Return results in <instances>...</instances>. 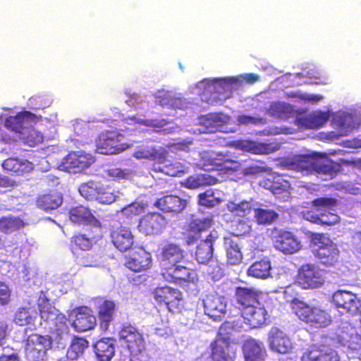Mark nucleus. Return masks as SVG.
<instances>
[{"mask_svg":"<svg viewBox=\"0 0 361 361\" xmlns=\"http://www.w3.org/2000/svg\"><path fill=\"white\" fill-rule=\"evenodd\" d=\"M259 79L255 73H245L236 77L204 79L199 82L191 93L198 94L202 101L211 104H221L231 97L233 90L242 82L254 84Z\"/></svg>","mask_w":361,"mask_h":361,"instance_id":"1","label":"nucleus"},{"mask_svg":"<svg viewBox=\"0 0 361 361\" xmlns=\"http://www.w3.org/2000/svg\"><path fill=\"white\" fill-rule=\"evenodd\" d=\"M283 164L287 169L302 175L317 174L324 180L331 179L339 169L338 164L316 153L288 157L283 161Z\"/></svg>","mask_w":361,"mask_h":361,"instance_id":"2","label":"nucleus"},{"mask_svg":"<svg viewBox=\"0 0 361 361\" xmlns=\"http://www.w3.org/2000/svg\"><path fill=\"white\" fill-rule=\"evenodd\" d=\"M212 225L213 219L208 216L192 219L188 226L190 233L188 244L192 243L194 240L200 239L195 252L196 259L200 264H206L212 259L213 245L219 238L217 231H209Z\"/></svg>","mask_w":361,"mask_h":361,"instance_id":"3","label":"nucleus"},{"mask_svg":"<svg viewBox=\"0 0 361 361\" xmlns=\"http://www.w3.org/2000/svg\"><path fill=\"white\" fill-rule=\"evenodd\" d=\"M168 152L159 147L156 149L152 145L141 144L135 146L133 149V156L137 159H152L157 161L162 166H154V170L160 171L170 176H181L188 172L189 166L179 161L169 163L166 159Z\"/></svg>","mask_w":361,"mask_h":361,"instance_id":"4","label":"nucleus"},{"mask_svg":"<svg viewBox=\"0 0 361 361\" xmlns=\"http://www.w3.org/2000/svg\"><path fill=\"white\" fill-rule=\"evenodd\" d=\"M337 202L331 197H319L312 202V209L302 212L303 218L315 224L333 225L339 221L335 214Z\"/></svg>","mask_w":361,"mask_h":361,"instance_id":"5","label":"nucleus"},{"mask_svg":"<svg viewBox=\"0 0 361 361\" xmlns=\"http://www.w3.org/2000/svg\"><path fill=\"white\" fill-rule=\"evenodd\" d=\"M291 307L295 314L302 322L315 328H323L331 323L329 312L319 307H312L305 302L294 299Z\"/></svg>","mask_w":361,"mask_h":361,"instance_id":"6","label":"nucleus"},{"mask_svg":"<svg viewBox=\"0 0 361 361\" xmlns=\"http://www.w3.org/2000/svg\"><path fill=\"white\" fill-rule=\"evenodd\" d=\"M119 339L129 351L130 361H149L144 338L135 327L123 325L119 331Z\"/></svg>","mask_w":361,"mask_h":361,"instance_id":"7","label":"nucleus"},{"mask_svg":"<svg viewBox=\"0 0 361 361\" xmlns=\"http://www.w3.org/2000/svg\"><path fill=\"white\" fill-rule=\"evenodd\" d=\"M201 162L197 166L205 171H219L231 173L240 168V164L232 160L223 153L203 152L200 154Z\"/></svg>","mask_w":361,"mask_h":361,"instance_id":"8","label":"nucleus"},{"mask_svg":"<svg viewBox=\"0 0 361 361\" xmlns=\"http://www.w3.org/2000/svg\"><path fill=\"white\" fill-rule=\"evenodd\" d=\"M38 307L41 319L45 322H53L56 326V331L59 336V339L64 344L68 337V327L66 324V319L63 315L59 314V311L51 306L46 299L44 295L42 294L38 299Z\"/></svg>","mask_w":361,"mask_h":361,"instance_id":"9","label":"nucleus"},{"mask_svg":"<svg viewBox=\"0 0 361 361\" xmlns=\"http://www.w3.org/2000/svg\"><path fill=\"white\" fill-rule=\"evenodd\" d=\"M230 120L231 118L228 115L222 113L209 114L199 118L198 123L189 131H192L194 134L214 133L216 131L234 132V129L226 126Z\"/></svg>","mask_w":361,"mask_h":361,"instance_id":"10","label":"nucleus"},{"mask_svg":"<svg viewBox=\"0 0 361 361\" xmlns=\"http://www.w3.org/2000/svg\"><path fill=\"white\" fill-rule=\"evenodd\" d=\"M314 245V252L321 263L326 266H334L339 257V250L336 245L324 234H315L312 238Z\"/></svg>","mask_w":361,"mask_h":361,"instance_id":"11","label":"nucleus"},{"mask_svg":"<svg viewBox=\"0 0 361 361\" xmlns=\"http://www.w3.org/2000/svg\"><path fill=\"white\" fill-rule=\"evenodd\" d=\"M324 281L325 271L315 264H305L298 270L297 283L304 289L319 288Z\"/></svg>","mask_w":361,"mask_h":361,"instance_id":"12","label":"nucleus"},{"mask_svg":"<svg viewBox=\"0 0 361 361\" xmlns=\"http://www.w3.org/2000/svg\"><path fill=\"white\" fill-rule=\"evenodd\" d=\"M154 97L155 104L164 109L185 110L190 104V102L180 93L173 90H159L154 93Z\"/></svg>","mask_w":361,"mask_h":361,"instance_id":"13","label":"nucleus"},{"mask_svg":"<svg viewBox=\"0 0 361 361\" xmlns=\"http://www.w3.org/2000/svg\"><path fill=\"white\" fill-rule=\"evenodd\" d=\"M332 301L342 312L350 315L361 314V297L350 291L338 290L332 296Z\"/></svg>","mask_w":361,"mask_h":361,"instance_id":"14","label":"nucleus"},{"mask_svg":"<svg viewBox=\"0 0 361 361\" xmlns=\"http://www.w3.org/2000/svg\"><path fill=\"white\" fill-rule=\"evenodd\" d=\"M51 345V341L49 336L32 334L27 340L25 356L30 361L42 360Z\"/></svg>","mask_w":361,"mask_h":361,"instance_id":"15","label":"nucleus"},{"mask_svg":"<svg viewBox=\"0 0 361 361\" xmlns=\"http://www.w3.org/2000/svg\"><path fill=\"white\" fill-rule=\"evenodd\" d=\"M123 136L116 132L102 134L97 140V152L102 154H114L123 152L130 146L121 142Z\"/></svg>","mask_w":361,"mask_h":361,"instance_id":"16","label":"nucleus"},{"mask_svg":"<svg viewBox=\"0 0 361 361\" xmlns=\"http://www.w3.org/2000/svg\"><path fill=\"white\" fill-rule=\"evenodd\" d=\"M94 162L93 157L82 151L69 153L59 165V169L69 173H79Z\"/></svg>","mask_w":361,"mask_h":361,"instance_id":"17","label":"nucleus"},{"mask_svg":"<svg viewBox=\"0 0 361 361\" xmlns=\"http://www.w3.org/2000/svg\"><path fill=\"white\" fill-rule=\"evenodd\" d=\"M267 344L269 350L276 354H288L293 349V343L289 336L277 327H272L269 331Z\"/></svg>","mask_w":361,"mask_h":361,"instance_id":"18","label":"nucleus"},{"mask_svg":"<svg viewBox=\"0 0 361 361\" xmlns=\"http://www.w3.org/2000/svg\"><path fill=\"white\" fill-rule=\"evenodd\" d=\"M37 116L29 112L23 111L16 116H11L6 118L4 127L10 131L9 134L13 137V141L18 140V137L24 131L23 128H28V126L36 123Z\"/></svg>","mask_w":361,"mask_h":361,"instance_id":"19","label":"nucleus"},{"mask_svg":"<svg viewBox=\"0 0 361 361\" xmlns=\"http://www.w3.org/2000/svg\"><path fill=\"white\" fill-rule=\"evenodd\" d=\"M68 319L75 331L83 332L92 329L96 324V318L87 307H80L71 310Z\"/></svg>","mask_w":361,"mask_h":361,"instance_id":"20","label":"nucleus"},{"mask_svg":"<svg viewBox=\"0 0 361 361\" xmlns=\"http://www.w3.org/2000/svg\"><path fill=\"white\" fill-rule=\"evenodd\" d=\"M156 301L164 303L168 310L172 312H179L181 306V293L169 286L157 288L154 291Z\"/></svg>","mask_w":361,"mask_h":361,"instance_id":"21","label":"nucleus"},{"mask_svg":"<svg viewBox=\"0 0 361 361\" xmlns=\"http://www.w3.org/2000/svg\"><path fill=\"white\" fill-rule=\"evenodd\" d=\"M212 361H235V350L228 337L219 335L211 344Z\"/></svg>","mask_w":361,"mask_h":361,"instance_id":"22","label":"nucleus"},{"mask_svg":"<svg viewBox=\"0 0 361 361\" xmlns=\"http://www.w3.org/2000/svg\"><path fill=\"white\" fill-rule=\"evenodd\" d=\"M227 299L215 293L207 295L203 298L204 313L214 319H221L227 310Z\"/></svg>","mask_w":361,"mask_h":361,"instance_id":"23","label":"nucleus"},{"mask_svg":"<svg viewBox=\"0 0 361 361\" xmlns=\"http://www.w3.org/2000/svg\"><path fill=\"white\" fill-rule=\"evenodd\" d=\"M301 361H340V357L330 347L313 345L303 353Z\"/></svg>","mask_w":361,"mask_h":361,"instance_id":"24","label":"nucleus"},{"mask_svg":"<svg viewBox=\"0 0 361 361\" xmlns=\"http://www.w3.org/2000/svg\"><path fill=\"white\" fill-rule=\"evenodd\" d=\"M242 350L245 361H265L267 357L264 343L255 338L245 340Z\"/></svg>","mask_w":361,"mask_h":361,"instance_id":"25","label":"nucleus"},{"mask_svg":"<svg viewBox=\"0 0 361 361\" xmlns=\"http://www.w3.org/2000/svg\"><path fill=\"white\" fill-rule=\"evenodd\" d=\"M337 339L341 345L352 350H357L361 348V336L350 323L343 324L337 334Z\"/></svg>","mask_w":361,"mask_h":361,"instance_id":"26","label":"nucleus"},{"mask_svg":"<svg viewBox=\"0 0 361 361\" xmlns=\"http://www.w3.org/2000/svg\"><path fill=\"white\" fill-rule=\"evenodd\" d=\"M165 218L159 213H149L140 221L138 229L146 235H154L160 233L166 225Z\"/></svg>","mask_w":361,"mask_h":361,"instance_id":"27","label":"nucleus"},{"mask_svg":"<svg viewBox=\"0 0 361 361\" xmlns=\"http://www.w3.org/2000/svg\"><path fill=\"white\" fill-rule=\"evenodd\" d=\"M242 318L250 328H257L264 324L267 319V312L264 307L258 302L252 307L242 310Z\"/></svg>","mask_w":361,"mask_h":361,"instance_id":"28","label":"nucleus"},{"mask_svg":"<svg viewBox=\"0 0 361 361\" xmlns=\"http://www.w3.org/2000/svg\"><path fill=\"white\" fill-rule=\"evenodd\" d=\"M162 276L165 280L176 283L194 281L196 279V274L194 271L177 264L163 270Z\"/></svg>","mask_w":361,"mask_h":361,"instance_id":"29","label":"nucleus"},{"mask_svg":"<svg viewBox=\"0 0 361 361\" xmlns=\"http://www.w3.org/2000/svg\"><path fill=\"white\" fill-rule=\"evenodd\" d=\"M184 258V252L179 245L169 243L161 248L160 260L163 270L176 265Z\"/></svg>","mask_w":361,"mask_h":361,"instance_id":"30","label":"nucleus"},{"mask_svg":"<svg viewBox=\"0 0 361 361\" xmlns=\"http://www.w3.org/2000/svg\"><path fill=\"white\" fill-rule=\"evenodd\" d=\"M274 247L285 253L293 254L301 248L299 240L290 232H281L274 241Z\"/></svg>","mask_w":361,"mask_h":361,"instance_id":"31","label":"nucleus"},{"mask_svg":"<svg viewBox=\"0 0 361 361\" xmlns=\"http://www.w3.org/2000/svg\"><path fill=\"white\" fill-rule=\"evenodd\" d=\"M187 205V200L176 195H165L158 199L154 206L166 212H181Z\"/></svg>","mask_w":361,"mask_h":361,"instance_id":"32","label":"nucleus"},{"mask_svg":"<svg viewBox=\"0 0 361 361\" xmlns=\"http://www.w3.org/2000/svg\"><path fill=\"white\" fill-rule=\"evenodd\" d=\"M270 176L272 178V181H271V178H268V183H265V186L277 198L281 199L283 201L287 200L290 195V183L280 176H275L274 174H270Z\"/></svg>","mask_w":361,"mask_h":361,"instance_id":"33","label":"nucleus"},{"mask_svg":"<svg viewBox=\"0 0 361 361\" xmlns=\"http://www.w3.org/2000/svg\"><path fill=\"white\" fill-rule=\"evenodd\" d=\"M70 220L78 224H90L94 227H99V222L94 216L87 207L80 205L72 208L69 212Z\"/></svg>","mask_w":361,"mask_h":361,"instance_id":"34","label":"nucleus"},{"mask_svg":"<svg viewBox=\"0 0 361 361\" xmlns=\"http://www.w3.org/2000/svg\"><path fill=\"white\" fill-rule=\"evenodd\" d=\"M238 240L239 239L236 236H226L224 238V249L227 262L231 265L240 264L243 259Z\"/></svg>","mask_w":361,"mask_h":361,"instance_id":"35","label":"nucleus"},{"mask_svg":"<svg viewBox=\"0 0 361 361\" xmlns=\"http://www.w3.org/2000/svg\"><path fill=\"white\" fill-rule=\"evenodd\" d=\"M151 262V255L143 250H140L127 259L126 265L129 269L138 272L149 269Z\"/></svg>","mask_w":361,"mask_h":361,"instance_id":"36","label":"nucleus"},{"mask_svg":"<svg viewBox=\"0 0 361 361\" xmlns=\"http://www.w3.org/2000/svg\"><path fill=\"white\" fill-rule=\"evenodd\" d=\"M112 243L121 251H126L133 244V236L131 231L126 228L121 227L111 233Z\"/></svg>","mask_w":361,"mask_h":361,"instance_id":"37","label":"nucleus"},{"mask_svg":"<svg viewBox=\"0 0 361 361\" xmlns=\"http://www.w3.org/2000/svg\"><path fill=\"white\" fill-rule=\"evenodd\" d=\"M258 296L257 292L253 288L239 287L235 290L236 300L241 305L242 310L259 302Z\"/></svg>","mask_w":361,"mask_h":361,"instance_id":"38","label":"nucleus"},{"mask_svg":"<svg viewBox=\"0 0 361 361\" xmlns=\"http://www.w3.org/2000/svg\"><path fill=\"white\" fill-rule=\"evenodd\" d=\"M271 269L269 259L264 258L252 264L247 269V274L256 279H266L271 276Z\"/></svg>","mask_w":361,"mask_h":361,"instance_id":"39","label":"nucleus"},{"mask_svg":"<svg viewBox=\"0 0 361 361\" xmlns=\"http://www.w3.org/2000/svg\"><path fill=\"white\" fill-rule=\"evenodd\" d=\"M219 180L213 175L197 174L188 177L182 185L188 189H197L201 187L216 184Z\"/></svg>","mask_w":361,"mask_h":361,"instance_id":"40","label":"nucleus"},{"mask_svg":"<svg viewBox=\"0 0 361 361\" xmlns=\"http://www.w3.org/2000/svg\"><path fill=\"white\" fill-rule=\"evenodd\" d=\"M2 167L8 171L21 175L30 172L33 169V164L26 159L10 158L3 162Z\"/></svg>","mask_w":361,"mask_h":361,"instance_id":"41","label":"nucleus"},{"mask_svg":"<svg viewBox=\"0 0 361 361\" xmlns=\"http://www.w3.org/2000/svg\"><path fill=\"white\" fill-rule=\"evenodd\" d=\"M94 350L99 361H110L115 353V344L111 339L102 338L95 343Z\"/></svg>","mask_w":361,"mask_h":361,"instance_id":"42","label":"nucleus"},{"mask_svg":"<svg viewBox=\"0 0 361 361\" xmlns=\"http://www.w3.org/2000/svg\"><path fill=\"white\" fill-rule=\"evenodd\" d=\"M330 111H315L304 118V125L309 128H319L329 121Z\"/></svg>","mask_w":361,"mask_h":361,"instance_id":"43","label":"nucleus"},{"mask_svg":"<svg viewBox=\"0 0 361 361\" xmlns=\"http://www.w3.org/2000/svg\"><path fill=\"white\" fill-rule=\"evenodd\" d=\"M62 203V196L59 192L41 195L37 200V206L44 210L49 211L58 208Z\"/></svg>","mask_w":361,"mask_h":361,"instance_id":"44","label":"nucleus"},{"mask_svg":"<svg viewBox=\"0 0 361 361\" xmlns=\"http://www.w3.org/2000/svg\"><path fill=\"white\" fill-rule=\"evenodd\" d=\"M115 311V304L110 300H105L99 306V319L102 330L106 331L109 328Z\"/></svg>","mask_w":361,"mask_h":361,"instance_id":"45","label":"nucleus"},{"mask_svg":"<svg viewBox=\"0 0 361 361\" xmlns=\"http://www.w3.org/2000/svg\"><path fill=\"white\" fill-rule=\"evenodd\" d=\"M227 209L233 215L242 219L246 217L252 209L254 210L255 206L250 202L235 200L228 202Z\"/></svg>","mask_w":361,"mask_h":361,"instance_id":"46","label":"nucleus"},{"mask_svg":"<svg viewBox=\"0 0 361 361\" xmlns=\"http://www.w3.org/2000/svg\"><path fill=\"white\" fill-rule=\"evenodd\" d=\"M231 145L237 149L253 154H267L268 152L267 145L250 140H236L232 142Z\"/></svg>","mask_w":361,"mask_h":361,"instance_id":"47","label":"nucleus"},{"mask_svg":"<svg viewBox=\"0 0 361 361\" xmlns=\"http://www.w3.org/2000/svg\"><path fill=\"white\" fill-rule=\"evenodd\" d=\"M23 129L24 131L21 133L20 136L18 137V140H23L25 144L30 147H34L42 142L44 139L43 135L41 132L32 128V125Z\"/></svg>","mask_w":361,"mask_h":361,"instance_id":"48","label":"nucleus"},{"mask_svg":"<svg viewBox=\"0 0 361 361\" xmlns=\"http://www.w3.org/2000/svg\"><path fill=\"white\" fill-rule=\"evenodd\" d=\"M267 112L271 116L286 119L293 114V109L288 104L277 102L270 104Z\"/></svg>","mask_w":361,"mask_h":361,"instance_id":"49","label":"nucleus"},{"mask_svg":"<svg viewBox=\"0 0 361 361\" xmlns=\"http://www.w3.org/2000/svg\"><path fill=\"white\" fill-rule=\"evenodd\" d=\"M120 192L115 191L111 187L100 184L96 200L104 204H109L120 197Z\"/></svg>","mask_w":361,"mask_h":361,"instance_id":"50","label":"nucleus"},{"mask_svg":"<svg viewBox=\"0 0 361 361\" xmlns=\"http://www.w3.org/2000/svg\"><path fill=\"white\" fill-rule=\"evenodd\" d=\"M129 125H135L136 123L142 125L146 127L152 128H161L167 125L168 121L166 119H144L140 117L133 116L126 119Z\"/></svg>","mask_w":361,"mask_h":361,"instance_id":"51","label":"nucleus"},{"mask_svg":"<svg viewBox=\"0 0 361 361\" xmlns=\"http://www.w3.org/2000/svg\"><path fill=\"white\" fill-rule=\"evenodd\" d=\"M37 314V312L32 307L19 308L15 314L14 322L19 326H24L30 324Z\"/></svg>","mask_w":361,"mask_h":361,"instance_id":"52","label":"nucleus"},{"mask_svg":"<svg viewBox=\"0 0 361 361\" xmlns=\"http://www.w3.org/2000/svg\"><path fill=\"white\" fill-rule=\"evenodd\" d=\"M254 216L258 224H270L278 218V214L272 209L255 208Z\"/></svg>","mask_w":361,"mask_h":361,"instance_id":"53","label":"nucleus"},{"mask_svg":"<svg viewBox=\"0 0 361 361\" xmlns=\"http://www.w3.org/2000/svg\"><path fill=\"white\" fill-rule=\"evenodd\" d=\"M88 346V343L85 339L76 338L67 350V357L68 359L74 360L78 359Z\"/></svg>","mask_w":361,"mask_h":361,"instance_id":"54","label":"nucleus"},{"mask_svg":"<svg viewBox=\"0 0 361 361\" xmlns=\"http://www.w3.org/2000/svg\"><path fill=\"white\" fill-rule=\"evenodd\" d=\"M24 226L23 221L15 216H4L0 219V231L11 233Z\"/></svg>","mask_w":361,"mask_h":361,"instance_id":"55","label":"nucleus"},{"mask_svg":"<svg viewBox=\"0 0 361 361\" xmlns=\"http://www.w3.org/2000/svg\"><path fill=\"white\" fill-rule=\"evenodd\" d=\"M128 106H133L140 116L145 115L149 111V102L143 95L133 94L126 102Z\"/></svg>","mask_w":361,"mask_h":361,"instance_id":"56","label":"nucleus"},{"mask_svg":"<svg viewBox=\"0 0 361 361\" xmlns=\"http://www.w3.org/2000/svg\"><path fill=\"white\" fill-rule=\"evenodd\" d=\"M213 190L209 189L198 195L199 204L207 207H213L221 202V200Z\"/></svg>","mask_w":361,"mask_h":361,"instance_id":"57","label":"nucleus"},{"mask_svg":"<svg viewBox=\"0 0 361 361\" xmlns=\"http://www.w3.org/2000/svg\"><path fill=\"white\" fill-rule=\"evenodd\" d=\"M147 207V204L142 201H135L134 202L123 207L121 214L127 219H131L142 213Z\"/></svg>","mask_w":361,"mask_h":361,"instance_id":"58","label":"nucleus"},{"mask_svg":"<svg viewBox=\"0 0 361 361\" xmlns=\"http://www.w3.org/2000/svg\"><path fill=\"white\" fill-rule=\"evenodd\" d=\"M99 186V183L90 181L80 186L79 192L87 200H96Z\"/></svg>","mask_w":361,"mask_h":361,"instance_id":"59","label":"nucleus"},{"mask_svg":"<svg viewBox=\"0 0 361 361\" xmlns=\"http://www.w3.org/2000/svg\"><path fill=\"white\" fill-rule=\"evenodd\" d=\"M79 262L85 267H99L104 264V257L100 255L87 253L79 259Z\"/></svg>","mask_w":361,"mask_h":361,"instance_id":"60","label":"nucleus"},{"mask_svg":"<svg viewBox=\"0 0 361 361\" xmlns=\"http://www.w3.org/2000/svg\"><path fill=\"white\" fill-rule=\"evenodd\" d=\"M233 229L235 231V235L238 238V235H243L249 233L251 231L250 221L247 219L242 218L238 219L233 222Z\"/></svg>","mask_w":361,"mask_h":361,"instance_id":"61","label":"nucleus"},{"mask_svg":"<svg viewBox=\"0 0 361 361\" xmlns=\"http://www.w3.org/2000/svg\"><path fill=\"white\" fill-rule=\"evenodd\" d=\"M72 242L82 250H87L92 245V238L84 234L75 235Z\"/></svg>","mask_w":361,"mask_h":361,"instance_id":"62","label":"nucleus"},{"mask_svg":"<svg viewBox=\"0 0 361 361\" xmlns=\"http://www.w3.org/2000/svg\"><path fill=\"white\" fill-rule=\"evenodd\" d=\"M270 169L266 167L262 163H254L244 169L246 175H257L263 172H269Z\"/></svg>","mask_w":361,"mask_h":361,"instance_id":"63","label":"nucleus"},{"mask_svg":"<svg viewBox=\"0 0 361 361\" xmlns=\"http://www.w3.org/2000/svg\"><path fill=\"white\" fill-rule=\"evenodd\" d=\"M133 172L130 169H111L109 170V175L118 180L128 179L133 176Z\"/></svg>","mask_w":361,"mask_h":361,"instance_id":"64","label":"nucleus"}]
</instances>
